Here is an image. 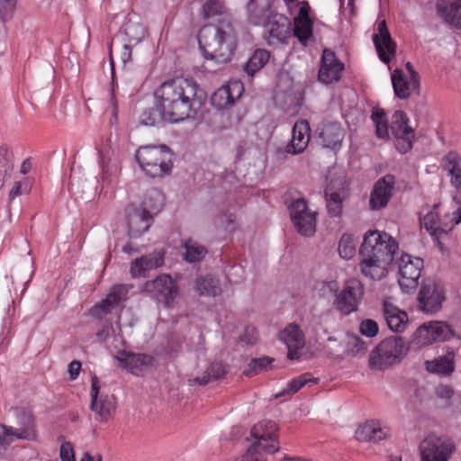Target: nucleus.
Returning a JSON list of instances; mask_svg holds the SVG:
<instances>
[{"mask_svg":"<svg viewBox=\"0 0 461 461\" xmlns=\"http://www.w3.org/2000/svg\"><path fill=\"white\" fill-rule=\"evenodd\" d=\"M154 98L155 107L140 115V123L144 126L183 122L195 113L205 96L194 79L176 77L162 83Z\"/></svg>","mask_w":461,"mask_h":461,"instance_id":"nucleus-1","label":"nucleus"},{"mask_svg":"<svg viewBox=\"0 0 461 461\" xmlns=\"http://www.w3.org/2000/svg\"><path fill=\"white\" fill-rule=\"evenodd\" d=\"M198 42L207 59L229 62L237 47V33L228 19L204 25L199 32Z\"/></svg>","mask_w":461,"mask_h":461,"instance_id":"nucleus-2","label":"nucleus"},{"mask_svg":"<svg viewBox=\"0 0 461 461\" xmlns=\"http://www.w3.org/2000/svg\"><path fill=\"white\" fill-rule=\"evenodd\" d=\"M371 119L378 138L388 139L391 131L395 138V147L401 153H406L411 149L415 133L409 125L407 115L402 111L393 113L390 127L384 111L380 108L373 109Z\"/></svg>","mask_w":461,"mask_h":461,"instance_id":"nucleus-3","label":"nucleus"},{"mask_svg":"<svg viewBox=\"0 0 461 461\" xmlns=\"http://www.w3.org/2000/svg\"><path fill=\"white\" fill-rule=\"evenodd\" d=\"M461 222V206L457 197L448 204L441 203L427 206L420 216L421 226L435 239L447 233Z\"/></svg>","mask_w":461,"mask_h":461,"instance_id":"nucleus-4","label":"nucleus"},{"mask_svg":"<svg viewBox=\"0 0 461 461\" xmlns=\"http://www.w3.org/2000/svg\"><path fill=\"white\" fill-rule=\"evenodd\" d=\"M173 155L166 145L144 146L136 152V159L142 170L151 177H162L172 169Z\"/></svg>","mask_w":461,"mask_h":461,"instance_id":"nucleus-5","label":"nucleus"},{"mask_svg":"<svg viewBox=\"0 0 461 461\" xmlns=\"http://www.w3.org/2000/svg\"><path fill=\"white\" fill-rule=\"evenodd\" d=\"M409 350V346L399 336L391 337L381 341L369 357L372 369L383 370L400 362Z\"/></svg>","mask_w":461,"mask_h":461,"instance_id":"nucleus-6","label":"nucleus"},{"mask_svg":"<svg viewBox=\"0 0 461 461\" xmlns=\"http://www.w3.org/2000/svg\"><path fill=\"white\" fill-rule=\"evenodd\" d=\"M398 249V242L390 234L378 230H369L364 234L359 255L394 258Z\"/></svg>","mask_w":461,"mask_h":461,"instance_id":"nucleus-7","label":"nucleus"},{"mask_svg":"<svg viewBox=\"0 0 461 461\" xmlns=\"http://www.w3.org/2000/svg\"><path fill=\"white\" fill-rule=\"evenodd\" d=\"M325 200L328 212L338 217L342 212L343 202L348 196V185L342 171L330 170L327 176Z\"/></svg>","mask_w":461,"mask_h":461,"instance_id":"nucleus-8","label":"nucleus"},{"mask_svg":"<svg viewBox=\"0 0 461 461\" xmlns=\"http://www.w3.org/2000/svg\"><path fill=\"white\" fill-rule=\"evenodd\" d=\"M455 450V443L450 438L429 435L420 443V461H449Z\"/></svg>","mask_w":461,"mask_h":461,"instance_id":"nucleus-9","label":"nucleus"},{"mask_svg":"<svg viewBox=\"0 0 461 461\" xmlns=\"http://www.w3.org/2000/svg\"><path fill=\"white\" fill-rule=\"evenodd\" d=\"M365 288L357 278L348 279L333 299V307L343 315L357 311L364 297Z\"/></svg>","mask_w":461,"mask_h":461,"instance_id":"nucleus-10","label":"nucleus"},{"mask_svg":"<svg viewBox=\"0 0 461 461\" xmlns=\"http://www.w3.org/2000/svg\"><path fill=\"white\" fill-rule=\"evenodd\" d=\"M453 336V330L447 322L428 321L417 328L412 335L411 345L420 348L436 342L448 340Z\"/></svg>","mask_w":461,"mask_h":461,"instance_id":"nucleus-11","label":"nucleus"},{"mask_svg":"<svg viewBox=\"0 0 461 461\" xmlns=\"http://www.w3.org/2000/svg\"><path fill=\"white\" fill-rule=\"evenodd\" d=\"M19 428L0 425V447H5L14 439L32 440L36 438L33 417L31 412L16 409Z\"/></svg>","mask_w":461,"mask_h":461,"instance_id":"nucleus-12","label":"nucleus"},{"mask_svg":"<svg viewBox=\"0 0 461 461\" xmlns=\"http://www.w3.org/2000/svg\"><path fill=\"white\" fill-rule=\"evenodd\" d=\"M291 221L303 236L311 237L316 231L317 212L309 208L304 198H297L288 205Z\"/></svg>","mask_w":461,"mask_h":461,"instance_id":"nucleus-13","label":"nucleus"},{"mask_svg":"<svg viewBox=\"0 0 461 461\" xmlns=\"http://www.w3.org/2000/svg\"><path fill=\"white\" fill-rule=\"evenodd\" d=\"M90 397V408L95 419L99 422H108L114 415L116 398L113 394L100 391V384L96 376L92 377Z\"/></svg>","mask_w":461,"mask_h":461,"instance_id":"nucleus-14","label":"nucleus"},{"mask_svg":"<svg viewBox=\"0 0 461 461\" xmlns=\"http://www.w3.org/2000/svg\"><path fill=\"white\" fill-rule=\"evenodd\" d=\"M423 269L420 258L402 254L399 263V285L405 294H412L419 285V279Z\"/></svg>","mask_w":461,"mask_h":461,"instance_id":"nucleus-15","label":"nucleus"},{"mask_svg":"<svg viewBox=\"0 0 461 461\" xmlns=\"http://www.w3.org/2000/svg\"><path fill=\"white\" fill-rule=\"evenodd\" d=\"M277 427L272 420H263L257 423L251 429L253 442L250 447H256L267 456L276 452L279 445L276 438Z\"/></svg>","mask_w":461,"mask_h":461,"instance_id":"nucleus-16","label":"nucleus"},{"mask_svg":"<svg viewBox=\"0 0 461 461\" xmlns=\"http://www.w3.org/2000/svg\"><path fill=\"white\" fill-rule=\"evenodd\" d=\"M144 290L158 302L169 307L178 295L176 282L169 275H161L144 285Z\"/></svg>","mask_w":461,"mask_h":461,"instance_id":"nucleus-17","label":"nucleus"},{"mask_svg":"<svg viewBox=\"0 0 461 461\" xmlns=\"http://www.w3.org/2000/svg\"><path fill=\"white\" fill-rule=\"evenodd\" d=\"M395 95L400 99H408L419 91V78L411 63L406 64V73L394 69L391 75Z\"/></svg>","mask_w":461,"mask_h":461,"instance_id":"nucleus-18","label":"nucleus"},{"mask_svg":"<svg viewBox=\"0 0 461 461\" xmlns=\"http://www.w3.org/2000/svg\"><path fill=\"white\" fill-rule=\"evenodd\" d=\"M360 273L367 279L373 281H381L385 278L393 267L394 258L359 255Z\"/></svg>","mask_w":461,"mask_h":461,"instance_id":"nucleus-19","label":"nucleus"},{"mask_svg":"<svg viewBox=\"0 0 461 461\" xmlns=\"http://www.w3.org/2000/svg\"><path fill=\"white\" fill-rule=\"evenodd\" d=\"M149 205L145 201L144 207L131 206L127 208V222L129 236L137 238L149 230L152 222L153 210H149Z\"/></svg>","mask_w":461,"mask_h":461,"instance_id":"nucleus-20","label":"nucleus"},{"mask_svg":"<svg viewBox=\"0 0 461 461\" xmlns=\"http://www.w3.org/2000/svg\"><path fill=\"white\" fill-rule=\"evenodd\" d=\"M261 25L265 28L264 36L270 46L283 43L290 36L291 23L288 18L278 13Z\"/></svg>","mask_w":461,"mask_h":461,"instance_id":"nucleus-21","label":"nucleus"},{"mask_svg":"<svg viewBox=\"0 0 461 461\" xmlns=\"http://www.w3.org/2000/svg\"><path fill=\"white\" fill-rule=\"evenodd\" d=\"M445 299L444 291L435 282L423 283L419 293L420 308L426 313H434L440 310Z\"/></svg>","mask_w":461,"mask_h":461,"instance_id":"nucleus-22","label":"nucleus"},{"mask_svg":"<svg viewBox=\"0 0 461 461\" xmlns=\"http://www.w3.org/2000/svg\"><path fill=\"white\" fill-rule=\"evenodd\" d=\"M244 92L243 84L232 80L219 87L212 95L211 103L218 110L232 106Z\"/></svg>","mask_w":461,"mask_h":461,"instance_id":"nucleus-23","label":"nucleus"},{"mask_svg":"<svg viewBox=\"0 0 461 461\" xmlns=\"http://www.w3.org/2000/svg\"><path fill=\"white\" fill-rule=\"evenodd\" d=\"M394 184V177L391 175L375 182L369 197V207L372 211H378L387 206L393 195Z\"/></svg>","mask_w":461,"mask_h":461,"instance_id":"nucleus-24","label":"nucleus"},{"mask_svg":"<svg viewBox=\"0 0 461 461\" xmlns=\"http://www.w3.org/2000/svg\"><path fill=\"white\" fill-rule=\"evenodd\" d=\"M372 38L379 59L388 64L395 54L396 45L391 38L384 20L377 23Z\"/></svg>","mask_w":461,"mask_h":461,"instance_id":"nucleus-25","label":"nucleus"},{"mask_svg":"<svg viewBox=\"0 0 461 461\" xmlns=\"http://www.w3.org/2000/svg\"><path fill=\"white\" fill-rule=\"evenodd\" d=\"M119 366L131 374L139 375L153 366L154 358L146 354H134L121 351L115 356Z\"/></svg>","mask_w":461,"mask_h":461,"instance_id":"nucleus-26","label":"nucleus"},{"mask_svg":"<svg viewBox=\"0 0 461 461\" xmlns=\"http://www.w3.org/2000/svg\"><path fill=\"white\" fill-rule=\"evenodd\" d=\"M344 65L337 59L335 53L325 49L322 53L321 65L318 78L323 84H331L340 78Z\"/></svg>","mask_w":461,"mask_h":461,"instance_id":"nucleus-27","label":"nucleus"},{"mask_svg":"<svg viewBox=\"0 0 461 461\" xmlns=\"http://www.w3.org/2000/svg\"><path fill=\"white\" fill-rule=\"evenodd\" d=\"M391 435V429L378 420H371L360 425L355 433L356 438L365 442H378Z\"/></svg>","mask_w":461,"mask_h":461,"instance_id":"nucleus-28","label":"nucleus"},{"mask_svg":"<svg viewBox=\"0 0 461 461\" xmlns=\"http://www.w3.org/2000/svg\"><path fill=\"white\" fill-rule=\"evenodd\" d=\"M310 138L309 122L305 120L295 122L293 127L292 139L285 148V152L292 155L303 153L309 144Z\"/></svg>","mask_w":461,"mask_h":461,"instance_id":"nucleus-29","label":"nucleus"},{"mask_svg":"<svg viewBox=\"0 0 461 461\" xmlns=\"http://www.w3.org/2000/svg\"><path fill=\"white\" fill-rule=\"evenodd\" d=\"M279 339L286 345L289 359L299 358L300 350L304 347L305 340L303 331L297 325L290 324L281 330Z\"/></svg>","mask_w":461,"mask_h":461,"instance_id":"nucleus-30","label":"nucleus"},{"mask_svg":"<svg viewBox=\"0 0 461 461\" xmlns=\"http://www.w3.org/2000/svg\"><path fill=\"white\" fill-rule=\"evenodd\" d=\"M273 4L274 0H250L247 5L249 22L254 25L266 23L276 14Z\"/></svg>","mask_w":461,"mask_h":461,"instance_id":"nucleus-31","label":"nucleus"},{"mask_svg":"<svg viewBox=\"0 0 461 461\" xmlns=\"http://www.w3.org/2000/svg\"><path fill=\"white\" fill-rule=\"evenodd\" d=\"M128 294V288L123 285H117L112 288L106 298L93 309L94 315L101 318L118 307L123 302Z\"/></svg>","mask_w":461,"mask_h":461,"instance_id":"nucleus-32","label":"nucleus"},{"mask_svg":"<svg viewBox=\"0 0 461 461\" xmlns=\"http://www.w3.org/2000/svg\"><path fill=\"white\" fill-rule=\"evenodd\" d=\"M319 136L325 148L339 150L345 137V131L338 122H324Z\"/></svg>","mask_w":461,"mask_h":461,"instance_id":"nucleus-33","label":"nucleus"},{"mask_svg":"<svg viewBox=\"0 0 461 461\" xmlns=\"http://www.w3.org/2000/svg\"><path fill=\"white\" fill-rule=\"evenodd\" d=\"M424 366L429 373L449 376L455 371V353L447 349L444 355L425 361Z\"/></svg>","mask_w":461,"mask_h":461,"instance_id":"nucleus-34","label":"nucleus"},{"mask_svg":"<svg viewBox=\"0 0 461 461\" xmlns=\"http://www.w3.org/2000/svg\"><path fill=\"white\" fill-rule=\"evenodd\" d=\"M99 166L104 176H110L118 172L120 167L119 157L111 143L106 141L97 148Z\"/></svg>","mask_w":461,"mask_h":461,"instance_id":"nucleus-35","label":"nucleus"},{"mask_svg":"<svg viewBox=\"0 0 461 461\" xmlns=\"http://www.w3.org/2000/svg\"><path fill=\"white\" fill-rule=\"evenodd\" d=\"M164 263V254L155 251L147 256L135 259L131 265L132 277L145 276L147 272L161 267Z\"/></svg>","mask_w":461,"mask_h":461,"instance_id":"nucleus-36","label":"nucleus"},{"mask_svg":"<svg viewBox=\"0 0 461 461\" xmlns=\"http://www.w3.org/2000/svg\"><path fill=\"white\" fill-rule=\"evenodd\" d=\"M308 5L303 3L300 12L294 19V35L303 45L312 36V23L308 14Z\"/></svg>","mask_w":461,"mask_h":461,"instance_id":"nucleus-37","label":"nucleus"},{"mask_svg":"<svg viewBox=\"0 0 461 461\" xmlns=\"http://www.w3.org/2000/svg\"><path fill=\"white\" fill-rule=\"evenodd\" d=\"M437 12L445 22L461 28V0H438Z\"/></svg>","mask_w":461,"mask_h":461,"instance_id":"nucleus-38","label":"nucleus"},{"mask_svg":"<svg viewBox=\"0 0 461 461\" xmlns=\"http://www.w3.org/2000/svg\"><path fill=\"white\" fill-rule=\"evenodd\" d=\"M384 315L390 330L395 332L405 330L408 322L407 313L388 300L384 302Z\"/></svg>","mask_w":461,"mask_h":461,"instance_id":"nucleus-39","label":"nucleus"},{"mask_svg":"<svg viewBox=\"0 0 461 461\" xmlns=\"http://www.w3.org/2000/svg\"><path fill=\"white\" fill-rule=\"evenodd\" d=\"M445 169L453 187L461 189V155L456 151H449L444 157Z\"/></svg>","mask_w":461,"mask_h":461,"instance_id":"nucleus-40","label":"nucleus"},{"mask_svg":"<svg viewBox=\"0 0 461 461\" xmlns=\"http://www.w3.org/2000/svg\"><path fill=\"white\" fill-rule=\"evenodd\" d=\"M269 58L270 53L267 50L258 49L255 50L244 67L245 72L249 76H253L268 62Z\"/></svg>","mask_w":461,"mask_h":461,"instance_id":"nucleus-41","label":"nucleus"},{"mask_svg":"<svg viewBox=\"0 0 461 461\" xmlns=\"http://www.w3.org/2000/svg\"><path fill=\"white\" fill-rule=\"evenodd\" d=\"M226 373L225 367L221 363L215 362L210 365L206 372L203 376H197L193 379H189V384H199L203 385L209 382L222 377Z\"/></svg>","mask_w":461,"mask_h":461,"instance_id":"nucleus-42","label":"nucleus"},{"mask_svg":"<svg viewBox=\"0 0 461 461\" xmlns=\"http://www.w3.org/2000/svg\"><path fill=\"white\" fill-rule=\"evenodd\" d=\"M195 288L202 295L215 296L221 293L218 280L212 276L199 277L196 281Z\"/></svg>","mask_w":461,"mask_h":461,"instance_id":"nucleus-43","label":"nucleus"},{"mask_svg":"<svg viewBox=\"0 0 461 461\" xmlns=\"http://www.w3.org/2000/svg\"><path fill=\"white\" fill-rule=\"evenodd\" d=\"M185 259L194 263L202 260L207 253L206 249L193 240H187L184 243Z\"/></svg>","mask_w":461,"mask_h":461,"instance_id":"nucleus-44","label":"nucleus"},{"mask_svg":"<svg viewBox=\"0 0 461 461\" xmlns=\"http://www.w3.org/2000/svg\"><path fill=\"white\" fill-rule=\"evenodd\" d=\"M357 240L353 234L344 233L339 242V256L346 260L351 259L357 250Z\"/></svg>","mask_w":461,"mask_h":461,"instance_id":"nucleus-45","label":"nucleus"},{"mask_svg":"<svg viewBox=\"0 0 461 461\" xmlns=\"http://www.w3.org/2000/svg\"><path fill=\"white\" fill-rule=\"evenodd\" d=\"M314 289L320 297L335 298L339 290V284L336 280L320 281L316 283Z\"/></svg>","mask_w":461,"mask_h":461,"instance_id":"nucleus-46","label":"nucleus"},{"mask_svg":"<svg viewBox=\"0 0 461 461\" xmlns=\"http://www.w3.org/2000/svg\"><path fill=\"white\" fill-rule=\"evenodd\" d=\"M309 382L316 383V379H312L308 374L301 375L300 376L289 381L287 387L283 392L277 393L276 397L285 394H294Z\"/></svg>","mask_w":461,"mask_h":461,"instance_id":"nucleus-47","label":"nucleus"},{"mask_svg":"<svg viewBox=\"0 0 461 461\" xmlns=\"http://www.w3.org/2000/svg\"><path fill=\"white\" fill-rule=\"evenodd\" d=\"M203 12L206 17L222 14L225 13V6L221 0H205Z\"/></svg>","mask_w":461,"mask_h":461,"instance_id":"nucleus-48","label":"nucleus"},{"mask_svg":"<svg viewBox=\"0 0 461 461\" xmlns=\"http://www.w3.org/2000/svg\"><path fill=\"white\" fill-rule=\"evenodd\" d=\"M17 0H0V19L5 23L12 19L16 7Z\"/></svg>","mask_w":461,"mask_h":461,"instance_id":"nucleus-49","label":"nucleus"},{"mask_svg":"<svg viewBox=\"0 0 461 461\" xmlns=\"http://www.w3.org/2000/svg\"><path fill=\"white\" fill-rule=\"evenodd\" d=\"M32 185L29 178L25 177L23 180L16 181L9 193V198L14 199L15 197L27 194L31 191Z\"/></svg>","mask_w":461,"mask_h":461,"instance_id":"nucleus-50","label":"nucleus"},{"mask_svg":"<svg viewBox=\"0 0 461 461\" xmlns=\"http://www.w3.org/2000/svg\"><path fill=\"white\" fill-rule=\"evenodd\" d=\"M13 167V151L7 145L0 147V168L9 171Z\"/></svg>","mask_w":461,"mask_h":461,"instance_id":"nucleus-51","label":"nucleus"},{"mask_svg":"<svg viewBox=\"0 0 461 461\" xmlns=\"http://www.w3.org/2000/svg\"><path fill=\"white\" fill-rule=\"evenodd\" d=\"M359 330L362 335L372 338L378 333V326L375 321L368 319L361 322Z\"/></svg>","mask_w":461,"mask_h":461,"instance_id":"nucleus-52","label":"nucleus"},{"mask_svg":"<svg viewBox=\"0 0 461 461\" xmlns=\"http://www.w3.org/2000/svg\"><path fill=\"white\" fill-rule=\"evenodd\" d=\"M240 461H267V456L256 447H249Z\"/></svg>","mask_w":461,"mask_h":461,"instance_id":"nucleus-53","label":"nucleus"},{"mask_svg":"<svg viewBox=\"0 0 461 461\" xmlns=\"http://www.w3.org/2000/svg\"><path fill=\"white\" fill-rule=\"evenodd\" d=\"M258 338V332L254 327H246L243 334L241 335V340L249 345L255 344Z\"/></svg>","mask_w":461,"mask_h":461,"instance_id":"nucleus-54","label":"nucleus"},{"mask_svg":"<svg viewBox=\"0 0 461 461\" xmlns=\"http://www.w3.org/2000/svg\"><path fill=\"white\" fill-rule=\"evenodd\" d=\"M271 363H272L271 358L261 357V358L253 359L250 362L249 366H250V368L254 369L255 372H259V371L266 370L267 368V366L271 365Z\"/></svg>","mask_w":461,"mask_h":461,"instance_id":"nucleus-55","label":"nucleus"},{"mask_svg":"<svg viewBox=\"0 0 461 461\" xmlns=\"http://www.w3.org/2000/svg\"><path fill=\"white\" fill-rule=\"evenodd\" d=\"M60 458L62 461H75L73 447L70 443L65 442L60 446Z\"/></svg>","mask_w":461,"mask_h":461,"instance_id":"nucleus-56","label":"nucleus"},{"mask_svg":"<svg viewBox=\"0 0 461 461\" xmlns=\"http://www.w3.org/2000/svg\"><path fill=\"white\" fill-rule=\"evenodd\" d=\"M435 393L438 398H440L443 400H449L454 395V390L449 385L439 384L436 387Z\"/></svg>","mask_w":461,"mask_h":461,"instance_id":"nucleus-57","label":"nucleus"},{"mask_svg":"<svg viewBox=\"0 0 461 461\" xmlns=\"http://www.w3.org/2000/svg\"><path fill=\"white\" fill-rule=\"evenodd\" d=\"M81 363L77 360H74L69 363L68 366V372L69 374V377L71 380H75L77 378L81 371Z\"/></svg>","mask_w":461,"mask_h":461,"instance_id":"nucleus-58","label":"nucleus"},{"mask_svg":"<svg viewBox=\"0 0 461 461\" xmlns=\"http://www.w3.org/2000/svg\"><path fill=\"white\" fill-rule=\"evenodd\" d=\"M339 3L343 15L352 16L354 14V0H339Z\"/></svg>","mask_w":461,"mask_h":461,"instance_id":"nucleus-59","label":"nucleus"},{"mask_svg":"<svg viewBox=\"0 0 461 461\" xmlns=\"http://www.w3.org/2000/svg\"><path fill=\"white\" fill-rule=\"evenodd\" d=\"M117 88H118V86H115L114 83H113V86H112L111 94H110V103H111V105L113 106V115L114 118H116L117 111H118Z\"/></svg>","mask_w":461,"mask_h":461,"instance_id":"nucleus-60","label":"nucleus"},{"mask_svg":"<svg viewBox=\"0 0 461 461\" xmlns=\"http://www.w3.org/2000/svg\"><path fill=\"white\" fill-rule=\"evenodd\" d=\"M32 167V161L29 158H27L23 162L21 168H20V172L23 175H26L27 173H29L31 171Z\"/></svg>","mask_w":461,"mask_h":461,"instance_id":"nucleus-61","label":"nucleus"},{"mask_svg":"<svg viewBox=\"0 0 461 461\" xmlns=\"http://www.w3.org/2000/svg\"><path fill=\"white\" fill-rule=\"evenodd\" d=\"M111 330H112L111 328H106V329H104L102 331L98 332L97 337L99 338V339L106 340L107 338L110 336Z\"/></svg>","mask_w":461,"mask_h":461,"instance_id":"nucleus-62","label":"nucleus"},{"mask_svg":"<svg viewBox=\"0 0 461 461\" xmlns=\"http://www.w3.org/2000/svg\"><path fill=\"white\" fill-rule=\"evenodd\" d=\"M81 461H102V458L99 455H96L95 456L86 455L85 457Z\"/></svg>","mask_w":461,"mask_h":461,"instance_id":"nucleus-63","label":"nucleus"},{"mask_svg":"<svg viewBox=\"0 0 461 461\" xmlns=\"http://www.w3.org/2000/svg\"><path fill=\"white\" fill-rule=\"evenodd\" d=\"M122 251L131 255L133 251H135V249H133L131 243H127L125 246H123Z\"/></svg>","mask_w":461,"mask_h":461,"instance_id":"nucleus-64","label":"nucleus"}]
</instances>
